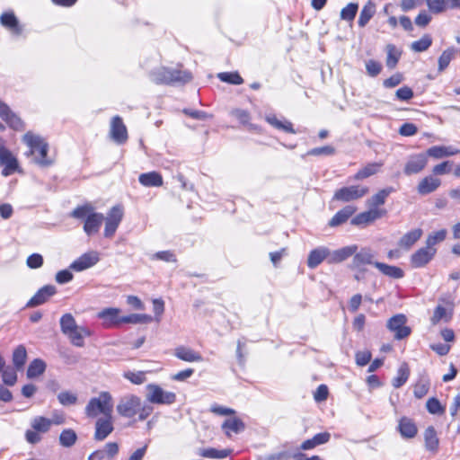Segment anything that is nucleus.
<instances>
[{"instance_id": "4", "label": "nucleus", "mask_w": 460, "mask_h": 460, "mask_svg": "<svg viewBox=\"0 0 460 460\" xmlns=\"http://www.w3.org/2000/svg\"><path fill=\"white\" fill-rule=\"evenodd\" d=\"M53 421L43 416H36L31 420V429L25 431V440L31 445L38 444L41 441L42 433H47Z\"/></svg>"}, {"instance_id": "61", "label": "nucleus", "mask_w": 460, "mask_h": 460, "mask_svg": "<svg viewBox=\"0 0 460 460\" xmlns=\"http://www.w3.org/2000/svg\"><path fill=\"white\" fill-rule=\"evenodd\" d=\"M123 376L135 385H141L146 381V375L143 371H127L123 374Z\"/></svg>"}, {"instance_id": "35", "label": "nucleus", "mask_w": 460, "mask_h": 460, "mask_svg": "<svg viewBox=\"0 0 460 460\" xmlns=\"http://www.w3.org/2000/svg\"><path fill=\"white\" fill-rule=\"evenodd\" d=\"M459 151L452 146H434L429 147L425 153L428 156L434 158H442L445 156H451L456 155Z\"/></svg>"}, {"instance_id": "9", "label": "nucleus", "mask_w": 460, "mask_h": 460, "mask_svg": "<svg viewBox=\"0 0 460 460\" xmlns=\"http://www.w3.org/2000/svg\"><path fill=\"white\" fill-rule=\"evenodd\" d=\"M377 261H375V252L369 247H363L360 250L358 249L356 253L353 254V259L350 263L351 270H358L365 271L364 267L366 265H373Z\"/></svg>"}, {"instance_id": "52", "label": "nucleus", "mask_w": 460, "mask_h": 460, "mask_svg": "<svg viewBox=\"0 0 460 460\" xmlns=\"http://www.w3.org/2000/svg\"><path fill=\"white\" fill-rule=\"evenodd\" d=\"M431 37L426 34L419 40L413 41L411 45V49L415 52H422L427 50L431 46Z\"/></svg>"}, {"instance_id": "39", "label": "nucleus", "mask_w": 460, "mask_h": 460, "mask_svg": "<svg viewBox=\"0 0 460 460\" xmlns=\"http://www.w3.org/2000/svg\"><path fill=\"white\" fill-rule=\"evenodd\" d=\"M386 50V66L394 68L401 58L402 51L399 50L394 45L388 44L385 48Z\"/></svg>"}, {"instance_id": "32", "label": "nucleus", "mask_w": 460, "mask_h": 460, "mask_svg": "<svg viewBox=\"0 0 460 460\" xmlns=\"http://www.w3.org/2000/svg\"><path fill=\"white\" fill-rule=\"evenodd\" d=\"M356 211L353 206H346L339 210L330 220L329 226L332 227L339 226L345 223Z\"/></svg>"}, {"instance_id": "63", "label": "nucleus", "mask_w": 460, "mask_h": 460, "mask_svg": "<svg viewBox=\"0 0 460 460\" xmlns=\"http://www.w3.org/2000/svg\"><path fill=\"white\" fill-rule=\"evenodd\" d=\"M335 153V148L331 146H325L321 147H315L307 152V155H332Z\"/></svg>"}, {"instance_id": "26", "label": "nucleus", "mask_w": 460, "mask_h": 460, "mask_svg": "<svg viewBox=\"0 0 460 460\" xmlns=\"http://www.w3.org/2000/svg\"><path fill=\"white\" fill-rule=\"evenodd\" d=\"M103 220L104 217L101 213L93 212L92 214L88 215L84 226V230L86 234L92 235L97 233Z\"/></svg>"}, {"instance_id": "20", "label": "nucleus", "mask_w": 460, "mask_h": 460, "mask_svg": "<svg viewBox=\"0 0 460 460\" xmlns=\"http://www.w3.org/2000/svg\"><path fill=\"white\" fill-rule=\"evenodd\" d=\"M0 23L14 35H21L22 27L20 25L13 12H6L0 15Z\"/></svg>"}, {"instance_id": "57", "label": "nucleus", "mask_w": 460, "mask_h": 460, "mask_svg": "<svg viewBox=\"0 0 460 460\" xmlns=\"http://www.w3.org/2000/svg\"><path fill=\"white\" fill-rule=\"evenodd\" d=\"M358 4L354 3H350L347 4L344 8L341 11V18L344 21L351 22L354 20L357 12H358Z\"/></svg>"}, {"instance_id": "41", "label": "nucleus", "mask_w": 460, "mask_h": 460, "mask_svg": "<svg viewBox=\"0 0 460 460\" xmlns=\"http://www.w3.org/2000/svg\"><path fill=\"white\" fill-rule=\"evenodd\" d=\"M231 449L218 450L216 448H203L200 449L199 455L202 457L212 458V459H223L227 457L231 454Z\"/></svg>"}, {"instance_id": "47", "label": "nucleus", "mask_w": 460, "mask_h": 460, "mask_svg": "<svg viewBox=\"0 0 460 460\" xmlns=\"http://www.w3.org/2000/svg\"><path fill=\"white\" fill-rule=\"evenodd\" d=\"M76 440L77 435L72 429H66L59 435V443L64 447H71Z\"/></svg>"}, {"instance_id": "38", "label": "nucleus", "mask_w": 460, "mask_h": 460, "mask_svg": "<svg viewBox=\"0 0 460 460\" xmlns=\"http://www.w3.org/2000/svg\"><path fill=\"white\" fill-rule=\"evenodd\" d=\"M457 53L458 50L454 47H450L445 49L438 58V71H444L449 66L450 62Z\"/></svg>"}, {"instance_id": "7", "label": "nucleus", "mask_w": 460, "mask_h": 460, "mask_svg": "<svg viewBox=\"0 0 460 460\" xmlns=\"http://www.w3.org/2000/svg\"><path fill=\"white\" fill-rule=\"evenodd\" d=\"M368 188L361 185H351L337 190L333 199L349 202L364 197L368 192Z\"/></svg>"}, {"instance_id": "17", "label": "nucleus", "mask_w": 460, "mask_h": 460, "mask_svg": "<svg viewBox=\"0 0 460 460\" xmlns=\"http://www.w3.org/2000/svg\"><path fill=\"white\" fill-rule=\"evenodd\" d=\"M57 293V288L53 285H46L40 288L36 294L27 302V307H35L46 303L52 296Z\"/></svg>"}, {"instance_id": "53", "label": "nucleus", "mask_w": 460, "mask_h": 460, "mask_svg": "<svg viewBox=\"0 0 460 460\" xmlns=\"http://www.w3.org/2000/svg\"><path fill=\"white\" fill-rule=\"evenodd\" d=\"M217 77L222 81L231 84L239 85L242 84L243 80L241 75L234 72H223L217 75Z\"/></svg>"}, {"instance_id": "45", "label": "nucleus", "mask_w": 460, "mask_h": 460, "mask_svg": "<svg viewBox=\"0 0 460 460\" xmlns=\"http://www.w3.org/2000/svg\"><path fill=\"white\" fill-rule=\"evenodd\" d=\"M382 165H383V164H381V163L368 164L364 168L360 169L354 175L353 178H354V180L358 181V180H362V179L370 177V176L376 174L379 171V169L381 168Z\"/></svg>"}, {"instance_id": "54", "label": "nucleus", "mask_w": 460, "mask_h": 460, "mask_svg": "<svg viewBox=\"0 0 460 460\" xmlns=\"http://www.w3.org/2000/svg\"><path fill=\"white\" fill-rule=\"evenodd\" d=\"M447 230L441 229L439 231L430 234L426 240V246L429 248H435L434 246L446 239Z\"/></svg>"}, {"instance_id": "48", "label": "nucleus", "mask_w": 460, "mask_h": 460, "mask_svg": "<svg viewBox=\"0 0 460 460\" xmlns=\"http://www.w3.org/2000/svg\"><path fill=\"white\" fill-rule=\"evenodd\" d=\"M170 84H175V83H188L192 79V75L188 71H181L177 69H170Z\"/></svg>"}, {"instance_id": "33", "label": "nucleus", "mask_w": 460, "mask_h": 460, "mask_svg": "<svg viewBox=\"0 0 460 460\" xmlns=\"http://www.w3.org/2000/svg\"><path fill=\"white\" fill-rule=\"evenodd\" d=\"M375 267L385 276L389 278L399 279L404 277V271L397 267L393 265H388L383 262L375 263Z\"/></svg>"}, {"instance_id": "14", "label": "nucleus", "mask_w": 460, "mask_h": 460, "mask_svg": "<svg viewBox=\"0 0 460 460\" xmlns=\"http://www.w3.org/2000/svg\"><path fill=\"white\" fill-rule=\"evenodd\" d=\"M110 135L112 140L118 144H123L127 141V128L119 116H114L111 119Z\"/></svg>"}, {"instance_id": "59", "label": "nucleus", "mask_w": 460, "mask_h": 460, "mask_svg": "<svg viewBox=\"0 0 460 460\" xmlns=\"http://www.w3.org/2000/svg\"><path fill=\"white\" fill-rule=\"evenodd\" d=\"M429 10L432 13H441L447 10L446 0H426Z\"/></svg>"}, {"instance_id": "29", "label": "nucleus", "mask_w": 460, "mask_h": 460, "mask_svg": "<svg viewBox=\"0 0 460 460\" xmlns=\"http://www.w3.org/2000/svg\"><path fill=\"white\" fill-rule=\"evenodd\" d=\"M423 437L425 448L428 451L436 454L438 450L439 439L435 428L433 426L428 427L423 433Z\"/></svg>"}, {"instance_id": "28", "label": "nucleus", "mask_w": 460, "mask_h": 460, "mask_svg": "<svg viewBox=\"0 0 460 460\" xmlns=\"http://www.w3.org/2000/svg\"><path fill=\"white\" fill-rule=\"evenodd\" d=\"M174 356L186 362H200L203 360L202 356L199 352L185 346L175 348Z\"/></svg>"}, {"instance_id": "5", "label": "nucleus", "mask_w": 460, "mask_h": 460, "mask_svg": "<svg viewBox=\"0 0 460 460\" xmlns=\"http://www.w3.org/2000/svg\"><path fill=\"white\" fill-rule=\"evenodd\" d=\"M146 390V399L151 403L170 405L176 401V394L173 392L165 391L158 385L149 384Z\"/></svg>"}, {"instance_id": "27", "label": "nucleus", "mask_w": 460, "mask_h": 460, "mask_svg": "<svg viewBox=\"0 0 460 460\" xmlns=\"http://www.w3.org/2000/svg\"><path fill=\"white\" fill-rule=\"evenodd\" d=\"M91 335V332L88 328L84 326H77L76 328L67 332L66 336L69 339L70 342L75 347H84V338L89 337Z\"/></svg>"}, {"instance_id": "62", "label": "nucleus", "mask_w": 460, "mask_h": 460, "mask_svg": "<svg viewBox=\"0 0 460 460\" xmlns=\"http://www.w3.org/2000/svg\"><path fill=\"white\" fill-rule=\"evenodd\" d=\"M427 410L431 414H442L445 411V408L442 407L441 403L437 398H429L426 403Z\"/></svg>"}, {"instance_id": "12", "label": "nucleus", "mask_w": 460, "mask_h": 460, "mask_svg": "<svg viewBox=\"0 0 460 460\" xmlns=\"http://www.w3.org/2000/svg\"><path fill=\"white\" fill-rule=\"evenodd\" d=\"M428 164V157L425 153L410 155L403 169L406 175H412L420 172Z\"/></svg>"}, {"instance_id": "13", "label": "nucleus", "mask_w": 460, "mask_h": 460, "mask_svg": "<svg viewBox=\"0 0 460 460\" xmlns=\"http://www.w3.org/2000/svg\"><path fill=\"white\" fill-rule=\"evenodd\" d=\"M99 260L100 258L97 252H85L70 264L69 268L75 271H83L94 266Z\"/></svg>"}, {"instance_id": "24", "label": "nucleus", "mask_w": 460, "mask_h": 460, "mask_svg": "<svg viewBox=\"0 0 460 460\" xmlns=\"http://www.w3.org/2000/svg\"><path fill=\"white\" fill-rule=\"evenodd\" d=\"M358 251V245L344 246L338 250L331 251L330 264L341 263L352 256Z\"/></svg>"}, {"instance_id": "55", "label": "nucleus", "mask_w": 460, "mask_h": 460, "mask_svg": "<svg viewBox=\"0 0 460 460\" xmlns=\"http://www.w3.org/2000/svg\"><path fill=\"white\" fill-rule=\"evenodd\" d=\"M222 429L239 433L244 429L243 422L239 419H227L222 424Z\"/></svg>"}, {"instance_id": "37", "label": "nucleus", "mask_w": 460, "mask_h": 460, "mask_svg": "<svg viewBox=\"0 0 460 460\" xmlns=\"http://www.w3.org/2000/svg\"><path fill=\"white\" fill-rule=\"evenodd\" d=\"M376 13V5L373 2L368 1L362 8L358 24L359 27H365Z\"/></svg>"}, {"instance_id": "58", "label": "nucleus", "mask_w": 460, "mask_h": 460, "mask_svg": "<svg viewBox=\"0 0 460 460\" xmlns=\"http://www.w3.org/2000/svg\"><path fill=\"white\" fill-rule=\"evenodd\" d=\"M1 373L2 380L6 385H14L17 381V374L15 369L11 367H6Z\"/></svg>"}, {"instance_id": "56", "label": "nucleus", "mask_w": 460, "mask_h": 460, "mask_svg": "<svg viewBox=\"0 0 460 460\" xmlns=\"http://www.w3.org/2000/svg\"><path fill=\"white\" fill-rule=\"evenodd\" d=\"M58 400L63 406H70L77 402V395L69 391H63L58 394Z\"/></svg>"}, {"instance_id": "10", "label": "nucleus", "mask_w": 460, "mask_h": 460, "mask_svg": "<svg viewBox=\"0 0 460 460\" xmlns=\"http://www.w3.org/2000/svg\"><path fill=\"white\" fill-rule=\"evenodd\" d=\"M0 165L4 166L2 175L7 177L13 172L19 171V164L17 159L13 154L4 146L3 140L0 137Z\"/></svg>"}, {"instance_id": "51", "label": "nucleus", "mask_w": 460, "mask_h": 460, "mask_svg": "<svg viewBox=\"0 0 460 460\" xmlns=\"http://www.w3.org/2000/svg\"><path fill=\"white\" fill-rule=\"evenodd\" d=\"M451 318V314L447 311V309L442 305H438L433 313V315L430 319L432 324H438L440 321L448 322Z\"/></svg>"}, {"instance_id": "2", "label": "nucleus", "mask_w": 460, "mask_h": 460, "mask_svg": "<svg viewBox=\"0 0 460 460\" xmlns=\"http://www.w3.org/2000/svg\"><path fill=\"white\" fill-rule=\"evenodd\" d=\"M112 410V396L109 392H102L98 397L90 399L85 406L84 412L89 418H95L99 414H102L103 417H106L111 415Z\"/></svg>"}, {"instance_id": "15", "label": "nucleus", "mask_w": 460, "mask_h": 460, "mask_svg": "<svg viewBox=\"0 0 460 460\" xmlns=\"http://www.w3.org/2000/svg\"><path fill=\"white\" fill-rule=\"evenodd\" d=\"M114 429L112 416L101 417L95 422L94 439L104 440Z\"/></svg>"}, {"instance_id": "3", "label": "nucleus", "mask_w": 460, "mask_h": 460, "mask_svg": "<svg viewBox=\"0 0 460 460\" xmlns=\"http://www.w3.org/2000/svg\"><path fill=\"white\" fill-rule=\"evenodd\" d=\"M23 141L30 147V151L26 154L27 155H31L35 152H39L40 157L36 158L35 163L40 166H49L52 164V161L47 158L49 146L40 137L28 132L23 136Z\"/></svg>"}, {"instance_id": "16", "label": "nucleus", "mask_w": 460, "mask_h": 460, "mask_svg": "<svg viewBox=\"0 0 460 460\" xmlns=\"http://www.w3.org/2000/svg\"><path fill=\"white\" fill-rule=\"evenodd\" d=\"M331 250L325 246H319L312 250L307 258V266L310 269H315L323 261L330 264Z\"/></svg>"}, {"instance_id": "6", "label": "nucleus", "mask_w": 460, "mask_h": 460, "mask_svg": "<svg viewBox=\"0 0 460 460\" xmlns=\"http://www.w3.org/2000/svg\"><path fill=\"white\" fill-rule=\"evenodd\" d=\"M406 316L402 314H398L388 320L386 326L390 332H394V339L402 340L411 332V328L406 325Z\"/></svg>"}, {"instance_id": "60", "label": "nucleus", "mask_w": 460, "mask_h": 460, "mask_svg": "<svg viewBox=\"0 0 460 460\" xmlns=\"http://www.w3.org/2000/svg\"><path fill=\"white\" fill-rule=\"evenodd\" d=\"M93 212V208L91 205H84L75 208L71 216L78 219H86L88 215Z\"/></svg>"}, {"instance_id": "1", "label": "nucleus", "mask_w": 460, "mask_h": 460, "mask_svg": "<svg viewBox=\"0 0 460 460\" xmlns=\"http://www.w3.org/2000/svg\"><path fill=\"white\" fill-rule=\"evenodd\" d=\"M117 412L124 418L137 416L138 420H145L153 411V407L142 402L135 394H126L121 397L116 407Z\"/></svg>"}, {"instance_id": "11", "label": "nucleus", "mask_w": 460, "mask_h": 460, "mask_svg": "<svg viewBox=\"0 0 460 460\" xmlns=\"http://www.w3.org/2000/svg\"><path fill=\"white\" fill-rule=\"evenodd\" d=\"M436 252V248H429L426 245L418 249L410 257L411 267L415 269L425 267L429 261H431Z\"/></svg>"}, {"instance_id": "36", "label": "nucleus", "mask_w": 460, "mask_h": 460, "mask_svg": "<svg viewBox=\"0 0 460 460\" xmlns=\"http://www.w3.org/2000/svg\"><path fill=\"white\" fill-rule=\"evenodd\" d=\"M394 191V189L393 187H387L380 190L367 200L368 207L371 208H377L378 206L385 204L386 198Z\"/></svg>"}, {"instance_id": "25", "label": "nucleus", "mask_w": 460, "mask_h": 460, "mask_svg": "<svg viewBox=\"0 0 460 460\" xmlns=\"http://www.w3.org/2000/svg\"><path fill=\"white\" fill-rule=\"evenodd\" d=\"M422 234L423 232L420 228H415L407 232L398 241L399 247L405 251H409L413 244L420 239Z\"/></svg>"}, {"instance_id": "18", "label": "nucleus", "mask_w": 460, "mask_h": 460, "mask_svg": "<svg viewBox=\"0 0 460 460\" xmlns=\"http://www.w3.org/2000/svg\"><path fill=\"white\" fill-rule=\"evenodd\" d=\"M386 211L379 208H369V210L358 214L351 219L354 226H366L378 218H381Z\"/></svg>"}, {"instance_id": "22", "label": "nucleus", "mask_w": 460, "mask_h": 460, "mask_svg": "<svg viewBox=\"0 0 460 460\" xmlns=\"http://www.w3.org/2000/svg\"><path fill=\"white\" fill-rule=\"evenodd\" d=\"M440 185V179L429 175L420 180L417 186V191L420 195H428L437 190Z\"/></svg>"}, {"instance_id": "19", "label": "nucleus", "mask_w": 460, "mask_h": 460, "mask_svg": "<svg viewBox=\"0 0 460 460\" xmlns=\"http://www.w3.org/2000/svg\"><path fill=\"white\" fill-rule=\"evenodd\" d=\"M119 453V445L116 442L107 443L103 448L93 452L88 460H112Z\"/></svg>"}, {"instance_id": "43", "label": "nucleus", "mask_w": 460, "mask_h": 460, "mask_svg": "<svg viewBox=\"0 0 460 460\" xmlns=\"http://www.w3.org/2000/svg\"><path fill=\"white\" fill-rule=\"evenodd\" d=\"M27 359L26 348L23 345H19L13 352V363L17 370L23 367Z\"/></svg>"}, {"instance_id": "44", "label": "nucleus", "mask_w": 460, "mask_h": 460, "mask_svg": "<svg viewBox=\"0 0 460 460\" xmlns=\"http://www.w3.org/2000/svg\"><path fill=\"white\" fill-rule=\"evenodd\" d=\"M170 68H166V67H161L159 69H156L153 72H151L150 74V78L153 82H155V84H170V79H172V77H170Z\"/></svg>"}, {"instance_id": "46", "label": "nucleus", "mask_w": 460, "mask_h": 460, "mask_svg": "<svg viewBox=\"0 0 460 460\" xmlns=\"http://www.w3.org/2000/svg\"><path fill=\"white\" fill-rule=\"evenodd\" d=\"M266 121L270 124L272 127L283 130L288 133H296V131L293 128L292 123L285 120L281 121L277 119L274 115H269L266 117Z\"/></svg>"}, {"instance_id": "30", "label": "nucleus", "mask_w": 460, "mask_h": 460, "mask_svg": "<svg viewBox=\"0 0 460 460\" xmlns=\"http://www.w3.org/2000/svg\"><path fill=\"white\" fill-rule=\"evenodd\" d=\"M331 439V434L327 431L315 434L312 438L305 440L301 446L302 450H311L318 446L326 444Z\"/></svg>"}, {"instance_id": "21", "label": "nucleus", "mask_w": 460, "mask_h": 460, "mask_svg": "<svg viewBox=\"0 0 460 460\" xmlns=\"http://www.w3.org/2000/svg\"><path fill=\"white\" fill-rule=\"evenodd\" d=\"M0 117L13 129L21 130L23 128L21 119L2 102H0Z\"/></svg>"}, {"instance_id": "8", "label": "nucleus", "mask_w": 460, "mask_h": 460, "mask_svg": "<svg viewBox=\"0 0 460 460\" xmlns=\"http://www.w3.org/2000/svg\"><path fill=\"white\" fill-rule=\"evenodd\" d=\"M123 207L116 205L112 207L107 214L105 219L104 236L111 238L114 235L123 218Z\"/></svg>"}, {"instance_id": "49", "label": "nucleus", "mask_w": 460, "mask_h": 460, "mask_svg": "<svg viewBox=\"0 0 460 460\" xmlns=\"http://www.w3.org/2000/svg\"><path fill=\"white\" fill-rule=\"evenodd\" d=\"M152 320L151 315L141 314H131L121 317L122 323H146L152 322Z\"/></svg>"}, {"instance_id": "40", "label": "nucleus", "mask_w": 460, "mask_h": 460, "mask_svg": "<svg viewBox=\"0 0 460 460\" xmlns=\"http://www.w3.org/2000/svg\"><path fill=\"white\" fill-rule=\"evenodd\" d=\"M410 376V369L406 363H402L398 370L397 376L394 377L392 381V385L394 388H400L408 380Z\"/></svg>"}, {"instance_id": "23", "label": "nucleus", "mask_w": 460, "mask_h": 460, "mask_svg": "<svg viewBox=\"0 0 460 460\" xmlns=\"http://www.w3.org/2000/svg\"><path fill=\"white\" fill-rule=\"evenodd\" d=\"M119 308H105L98 314V317L102 319L108 327L117 326L122 323V316H119Z\"/></svg>"}, {"instance_id": "42", "label": "nucleus", "mask_w": 460, "mask_h": 460, "mask_svg": "<svg viewBox=\"0 0 460 460\" xmlns=\"http://www.w3.org/2000/svg\"><path fill=\"white\" fill-rule=\"evenodd\" d=\"M46 369V364L42 359L35 358L33 359L27 369V376L29 378L37 377L44 373Z\"/></svg>"}, {"instance_id": "31", "label": "nucleus", "mask_w": 460, "mask_h": 460, "mask_svg": "<svg viewBox=\"0 0 460 460\" xmlns=\"http://www.w3.org/2000/svg\"><path fill=\"white\" fill-rule=\"evenodd\" d=\"M398 430L404 438H412L417 435L418 429L415 423L407 417H402L398 425Z\"/></svg>"}, {"instance_id": "50", "label": "nucleus", "mask_w": 460, "mask_h": 460, "mask_svg": "<svg viewBox=\"0 0 460 460\" xmlns=\"http://www.w3.org/2000/svg\"><path fill=\"white\" fill-rule=\"evenodd\" d=\"M78 325L71 314H65L60 318V328L63 334H66L73 331V329L76 328Z\"/></svg>"}, {"instance_id": "64", "label": "nucleus", "mask_w": 460, "mask_h": 460, "mask_svg": "<svg viewBox=\"0 0 460 460\" xmlns=\"http://www.w3.org/2000/svg\"><path fill=\"white\" fill-rule=\"evenodd\" d=\"M366 69L368 75L375 77L381 73L382 65L376 60L370 59L366 63Z\"/></svg>"}, {"instance_id": "34", "label": "nucleus", "mask_w": 460, "mask_h": 460, "mask_svg": "<svg viewBox=\"0 0 460 460\" xmlns=\"http://www.w3.org/2000/svg\"><path fill=\"white\" fill-rule=\"evenodd\" d=\"M138 181L145 187H159L163 185V177L157 172L142 173L139 175Z\"/></svg>"}]
</instances>
